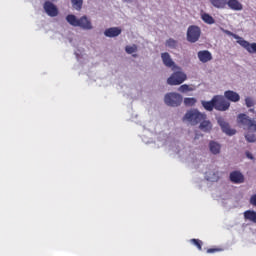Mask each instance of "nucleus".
I'll use <instances>...</instances> for the list:
<instances>
[{"label": "nucleus", "mask_w": 256, "mask_h": 256, "mask_svg": "<svg viewBox=\"0 0 256 256\" xmlns=\"http://www.w3.org/2000/svg\"><path fill=\"white\" fill-rule=\"evenodd\" d=\"M226 5L232 11H243V4L239 0H227Z\"/></svg>", "instance_id": "4468645a"}, {"label": "nucleus", "mask_w": 256, "mask_h": 256, "mask_svg": "<svg viewBox=\"0 0 256 256\" xmlns=\"http://www.w3.org/2000/svg\"><path fill=\"white\" fill-rule=\"evenodd\" d=\"M218 123L223 133H226V135H235L237 133L235 129H231V126H229V123L225 122V120L219 119Z\"/></svg>", "instance_id": "1a4fd4ad"}, {"label": "nucleus", "mask_w": 256, "mask_h": 256, "mask_svg": "<svg viewBox=\"0 0 256 256\" xmlns=\"http://www.w3.org/2000/svg\"><path fill=\"white\" fill-rule=\"evenodd\" d=\"M195 103H197V99H195V98H185L184 99V104L186 105V107H193V105H195Z\"/></svg>", "instance_id": "393cba45"}, {"label": "nucleus", "mask_w": 256, "mask_h": 256, "mask_svg": "<svg viewBox=\"0 0 256 256\" xmlns=\"http://www.w3.org/2000/svg\"><path fill=\"white\" fill-rule=\"evenodd\" d=\"M73 9L76 11H81L83 9V0H71Z\"/></svg>", "instance_id": "5701e85b"}, {"label": "nucleus", "mask_w": 256, "mask_h": 256, "mask_svg": "<svg viewBox=\"0 0 256 256\" xmlns=\"http://www.w3.org/2000/svg\"><path fill=\"white\" fill-rule=\"evenodd\" d=\"M178 91H180V93H187V91H191V89L189 85L183 84L178 88Z\"/></svg>", "instance_id": "cd10ccee"}, {"label": "nucleus", "mask_w": 256, "mask_h": 256, "mask_svg": "<svg viewBox=\"0 0 256 256\" xmlns=\"http://www.w3.org/2000/svg\"><path fill=\"white\" fill-rule=\"evenodd\" d=\"M238 123L239 125H242L244 129H251V126L253 125V120H251L246 114H239Z\"/></svg>", "instance_id": "6e6552de"}, {"label": "nucleus", "mask_w": 256, "mask_h": 256, "mask_svg": "<svg viewBox=\"0 0 256 256\" xmlns=\"http://www.w3.org/2000/svg\"><path fill=\"white\" fill-rule=\"evenodd\" d=\"M230 181L232 183L240 184L245 181V177L239 171H233L230 173Z\"/></svg>", "instance_id": "ddd939ff"}, {"label": "nucleus", "mask_w": 256, "mask_h": 256, "mask_svg": "<svg viewBox=\"0 0 256 256\" xmlns=\"http://www.w3.org/2000/svg\"><path fill=\"white\" fill-rule=\"evenodd\" d=\"M209 149L213 155H219L221 153V145L215 141H210Z\"/></svg>", "instance_id": "a211bd4d"}, {"label": "nucleus", "mask_w": 256, "mask_h": 256, "mask_svg": "<svg viewBox=\"0 0 256 256\" xmlns=\"http://www.w3.org/2000/svg\"><path fill=\"white\" fill-rule=\"evenodd\" d=\"M201 19L202 21H204V23H207V25H213L215 23V19L213 18V16L207 13L202 14Z\"/></svg>", "instance_id": "4be33fe9"}, {"label": "nucleus", "mask_w": 256, "mask_h": 256, "mask_svg": "<svg viewBox=\"0 0 256 256\" xmlns=\"http://www.w3.org/2000/svg\"><path fill=\"white\" fill-rule=\"evenodd\" d=\"M239 45L243 47L248 53H256V43H249L247 40L238 41Z\"/></svg>", "instance_id": "9d476101"}, {"label": "nucleus", "mask_w": 256, "mask_h": 256, "mask_svg": "<svg viewBox=\"0 0 256 256\" xmlns=\"http://www.w3.org/2000/svg\"><path fill=\"white\" fill-rule=\"evenodd\" d=\"M66 21L69 25H72V27H80V29H84L85 31H91V29H93V24L87 16H82L80 19H77V16L69 14L66 16Z\"/></svg>", "instance_id": "f257e3e1"}, {"label": "nucleus", "mask_w": 256, "mask_h": 256, "mask_svg": "<svg viewBox=\"0 0 256 256\" xmlns=\"http://www.w3.org/2000/svg\"><path fill=\"white\" fill-rule=\"evenodd\" d=\"M198 59L201 63H209L213 59V55L208 50H201L198 52Z\"/></svg>", "instance_id": "9b49d317"}, {"label": "nucleus", "mask_w": 256, "mask_h": 256, "mask_svg": "<svg viewBox=\"0 0 256 256\" xmlns=\"http://www.w3.org/2000/svg\"><path fill=\"white\" fill-rule=\"evenodd\" d=\"M250 131H256V121H252V125L249 129Z\"/></svg>", "instance_id": "72a5a7b5"}, {"label": "nucleus", "mask_w": 256, "mask_h": 256, "mask_svg": "<svg viewBox=\"0 0 256 256\" xmlns=\"http://www.w3.org/2000/svg\"><path fill=\"white\" fill-rule=\"evenodd\" d=\"M250 204L256 207V194L252 195L250 198Z\"/></svg>", "instance_id": "2f4dec72"}, {"label": "nucleus", "mask_w": 256, "mask_h": 256, "mask_svg": "<svg viewBox=\"0 0 256 256\" xmlns=\"http://www.w3.org/2000/svg\"><path fill=\"white\" fill-rule=\"evenodd\" d=\"M246 155H247L248 159H253V155L251 153L246 152Z\"/></svg>", "instance_id": "f704fd0d"}, {"label": "nucleus", "mask_w": 256, "mask_h": 256, "mask_svg": "<svg viewBox=\"0 0 256 256\" xmlns=\"http://www.w3.org/2000/svg\"><path fill=\"white\" fill-rule=\"evenodd\" d=\"M121 29L117 27L108 28L104 31L106 37H119Z\"/></svg>", "instance_id": "f3484780"}, {"label": "nucleus", "mask_w": 256, "mask_h": 256, "mask_svg": "<svg viewBox=\"0 0 256 256\" xmlns=\"http://www.w3.org/2000/svg\"><path fill=\"white\" fill-rule=\"evenodd\" d=\"M224 33H226V35H229V37H235V39H238V36L233 34V32L229 30H225Z\"/></svg>", "instance_id": "473e14b6"}, {"label": "nucleus", "mask_w": 256, "mask_h": 256, "mask_svg": "<svg viewBox=\"0 0 256 256\" xmlns=\"http://www.w3.org/2000/svg\"><path fill=\"white\" fill-rule=\"evenodd\" d=\"M201 104L206 111H213L215 109V98H212L210 101L202 100Z\"/></svg>", "instance_id": "6ab92c4d"}, {"label": "nucleus", "mask_w": 256, "mask_h": 256, "mask_svg": "<svg viewBox=\"0 0 256 256\" xmlns=\"http://www.w3.org/2000/svg\"><path fill=\"white\" fill-rule=\"evenodd\" d=\"M161 57H162L163 64L166 67H175V62L173 61V59H171V55H169L168 52L162 53Z\"/></svg>", "instance_id": "dca6fc26"}, {"label": "nucleus", "mask_w": 256, "mask_h": 256, "mask_svg": "<svg viewBox=\"0 0 256 256\" xmlns=\"http://www.w3.org/2000/svg\"><path fill=\"white\" fill-rule=\"evenodd\" d=\"M166 47H170V49H175L177 47V41L175 39L169 38L166 41Z\"/></svg>", "instance_id": "a878e982"}, {"label": "nucleus", "mask_w": 256, "mask_h": 256, "mask_svg": "<svg viewBox=\"0 0 256 256\" xmlns=\"http://www.w3.org/2000/svg\"><path fill=\"white\" fill-rule=\"evenodd\" d=\"M200 131H203V133H211V130L213 129V124L211 121L204 119L200 122L199 125Z\"/></svg>", "instance_id": "2eb2a0df"}, {"label": "nucleus", "mask_w": 256, "mask_h": 256, "mask_svg": "<svg viewBox=\"0 0 256 256\" xmlns=\"http://www.w3.org/2000/svg\"><path fill=\"white\" fill-rule=\"evenodd\" d=\"M231 107V103L221 95L214 96V109L216 111H227Z\"/></svg>", "instance_id": "39448f33"}, {"label": "nucleus", "mask_w": 256, "mask_h": 256, "mask_svg": "<svg viewBox=\"0 0 256 256\" xmlns=\"http://www.w3.org/2000/svg\"><path fill=\"white\" fill-rule=\"evenodd\" d=\"M245 103L247 107H253L255 105V102L253 101V99L251 97H247L245 99Z\"/></svg>", "instance_id": "c756f323"}, {"label": "nucleus", "mask_w": 256, "mask_h": 256, "mask_svg": "<svg viewBox=\"0 0 256 256\" xmlns=\"http://www.w3.org/2000/svg\"><path fill=\"white\" fill-rule=\"evenodd\" d=\"M205 119H207V114L201 113L197 109L189 110L183 117V121H188L193 126L199 125Z\"/></svg>", "instance_id": "f03ea898"}, {"label": "nucleus", "mask_w": 256, "mask_h": 256, "mask_svg": "<svg viewBox=\"0 0 256 256\" xmlns=\"http://www.w3.org/2000/svg\"><path fill=\"white\" fill-rule=\"evenodd\" d=\"M245 139L248 140L249 143H255L256 137L253 134H247L245 136Z\"/></svg>", "instance_id": "c85d7f7f"}, {"label": "nucleus", "mask_w": 256, "mask_h": 256, "mask_svg": "<svg viewBox=\"0 0 256 256\" xmlns=\"http://www.w3.org/2000/svg\"><path fill=\"white\" fill-rule=\"evenodd\" d=\"M43 9L49 17H57V15H59V9L50 1L44 3Z\"/></svg>", "instance_id": "0eeeda50"}, {"label": "nucleus", "mask_w": 256, "mask_h": 256, "mask_svg": "<svg viewBox=\"0 0 256 256\" xmlns=\"http://www.w3.org/2000/svg\"><path fill=\"white\" fill-rule=\"evenodd\" d=\"M164 103L169 107H179L183 103V96L175 92L168 93L165 95Z\"/></svg>", "instance_id": "7ed1b4c3"}, {"label": "nucleus", "mask_w": 256, "mask_h": 256, "mask_svg": "<svg viewBox=\"0 0 256 256\" xmlns=\"http://www.w3.org/2000/svg\"><path fill=\"white\" fill-rule=\"evenodd\" d=\"M125 51L128 53V55H131L137 51V46H126Z\"/></svg>", "instance_id": "bb28decb"}, {"label": "nucleus", "mask_w": 256, "mask_h": 256, "mask_svg": "<svg viewBox=\"0 0 256 256\" xmlns=\"http://www.w3.org/2000/svg\"><path fill=\"white\" fill-rule=\"evenodd\" d=\"M244 219H246V221H251L252 223H256V212L253 210L245 211Z\"/></svg>", "instance_id": "aec40b11"}, {"label": "nucleus", "mask_w": 256, "mask_h": 256, "mask_svg": "<svg viewBox=\"0 0 256 256\" xmlns=\"http://www.w3.org/2000/svg\"><path fill=\"white\" fill-rule=\"evenodd\" d=\"M190 243H192V245H195V247H197V249L199 251H201L203 249V241L199 240V239H191Z\"/></svg>", "instance_id": "b1692460"}, {"label": "nucleus", "mask_w": 256, "mask_h": 256, "mask_svg": "<svg viewBox=\"0 0 256 256\" xmlns=\"http://www.w3.org/2000/svg\"><path fill=\"white\" fill-rule=\"evenodd\" d=\"M124 1L128 2V1H133V0H124Z\"/></svg>", "instance_id": "c9c22d12"}, {"label": "nucleus", "mask_w": 256, "mask_h": 256, "mask_svg": "<svg viewBox=\"0 0 256 256\" xmlns=\"http://www.w3.org/2000/svg\"><path fill=\"white\" fill-rule=\"evenodd\" d=\"M201 38V28L197 25H191L187 29V41L189 43H197Z\"/></svg>", "instance_id": "20e7f679"}, {"label": "nucleus", "mask_w": 256, "mask_h": 256, "mask_svg": "<svg viewBox=\"0 0 256 256\" xmlns=\"http://www.w3.org/2000/svg\"><path fill=\"white\" fill-rule=\"evenodd\" d=\"M219 251H221V248H209L206 253H218Z\"/></svg>", "instance_id": "7c9ffc66"}, {"label": "nucleus", "mask_w": 256, "mask_h": 256, "mask_svg": "<svg viewBox=\"0 0 256 256\" xmlns=\"http://www.w3.org/2000/svg\"><path fill=\"white\" fill-rule=\"evenodd\" d=\"M187 81V75L181 71L174 72L168 79V85H181V83Z\"/></svg>", "instance_id": "423d86ee"}, {"label": "nucleus", "mask_w": 256, "mask_h": 256, "mask_svg": "<svg viewBox=\"0 0 256 256\" xmlns=\"http://www.w3.org/2000/svg\"><path fill=\"white\" fill-rule=\"evenodd\" d=\"M225 99H228V101H231L232 103H237L240 101L241 96L233 90H227L224 92Z\"/></svg>", "instance_id": "f8f14e48"}, {"label": "nucleus", "mask_w": 256, "mask_h": 256, "mask_svg": "<svg viewBox=\"0 0 256 256\" xmlns=\"http://www.w3.org/2000/svg\"><path fill=\"white\" fill-rule=\"evenodd\" d=\"M209 1L213 5V7H216V9H225V6L227 5V0H209Z\"/></svg>", "instance_id": "412c9836"}]
</instances>
